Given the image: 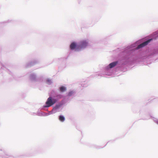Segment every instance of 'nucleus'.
<instances>
[{
	"label": "nucleus",
	"instance_id": "obj_1",
	"mask_svg": "<svg viewBox=\"0 0 158 158\" xmlns=\"http://www.w3.org/2000/svg\"><path fill=\"white\" fill-rule=\"evenodd\" d=\"M57 101V100L56 99L52 98L51 97L48 98L46 102V106L45 107H49L53 105Z\"/></svg>",
	"mask_w": 158,
	"mask_h": 158
},
{
	"label": "nucleus",
	"instance_id": "obj_2",
	"mask_svg": "<svg viewBox=\"0 0 158 158\" xmlns=\"http://www.w3.org/2000/svg\"><path fill=\"white\" fill-rule=\"evenodd\" d=\"M87 45L88 42L86 41L83 40L80 42L77 48H79V49H81L85 47Z\"/></svg>",
	"mask_w": 158,
	"mask_h": 158
},
{
	"label": "nucleus",
	"instance_id": "obj_3",
	"mask_svg": "<svg viewBox=\"0 0 158 158\" xmlns=\"http://www.w3.org/2000/svg\"><path fill=\"white\" fill-rule=\"evenodd\" d=\"M150 40H148L146 41H145L142 43L140 44L137 47V48H142V47L146 46L150 42Z\"/></svg>",
	"mask_w": 158,
	"mask_h": 158
},
{
	"label": "nucleus",
	"instance_id": "obj_4",
	"mask_svg": "<svg viewBox=\"0 0 158 158\" xmlns=\"http://www.w3.org/2000/svg\"><path fill=\"white\" fill-rule=\"evenodd\" d=\"M77 47H78V45H77V44L74 42L72 43L70 46V48L71 50H73L75 48L77 49H79V48H77Z\"/></svg>",
	"mask_w": 158,
	"mask_h": 158
},
{
	"label": "nucleus",
	"instance_id": "obj_5",
	"mask_svg": "<svg viewBox=\"0 0 158 158\" xmlns=\"http://www.w3.org/2000/svg\"><path fill=\"white\" fill-rule=\"evenodd\" d=\"M117 62H114L110 63L109 65V67L110 68H112L114 67L117 64Z\"/></svg>",
	"mask_w": 158,
	"mask_h": 158
},
{
	"label": "nucleus",
	"instance_id": "obj_6",
	"mask_svg": "<svg viewBox=\"0 0 158 158\" xmlns=\"http://www.w3.org/2000/svg\"><path fill=\"white\" fill-rule=\"evenodd\" d=\"M60 90L61 92H64L66 90V89L65 87L63 86H62L60 88Z\"/></svg>",
	"mask_w": 158,
	"mask_h": 158
},
{
	"label": "nucleus",
	"instance_id": "obj_7",
	"mask_svg": "<svg viewBox=\"0 0 158 158\" xmlns=\"http://www.w3.org/2000/svg\"><path fill=\"white\" fill-rule=\"evenodd\" d=\"M59 119L60 121L63 122L64 121L65 118L63 116L60 115L59 116Z\"/></svg>",
	"mask_w": 158,
	"mask_h": 158
},
{
	"label": "nucleus",
	"instance_id": "obj_8",
	"mask_svg": "<svg viewBox=\"0 0 158 158\" xmlns=\"http://www.w3.org/2000/svg\"><path fill=\"white\" fill-rule=\"evenodd\" d=\"M73 93V91H71L69 92L68 94V95L69 96H71Z\"/></svg>",
	"mask_w": 158,
	"mask_h": 158
},
{
	"label": "nucleus",
	"instance_id": "obj_9",
	"mask_svg": "<svg viewBox=\"0 0 158 158\" xmlns=\"http://www.w3.org/2000/svg\"><path fill=\"white\" fill-rule=\"evenodd\" d=\"M157 124H158V122H157Z\"/></svg>",
	"mask_w": 158,
	"mask_h": 158
}]
</instances>
